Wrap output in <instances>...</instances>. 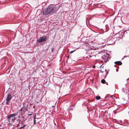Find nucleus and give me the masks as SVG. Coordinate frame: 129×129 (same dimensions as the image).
Listing matches in <instances>:
<instances>
[{
	"mask_svg": "<svg viewBox=\"0 0 129 129\" xmlns=\"http://www.w3.org/2000/svg\"><path fill=\"white\" fill-rule=\"evenodd\" d=\"M91 57V56H89V57Z\"/></svg>",
	"mask_w": 129,
	"mask_h": 129,
	"instance_id": "nucleus-19",
	"label": "nucleus"
},
{
	"mask_svg": "<svg viewBox=\"0 0 129 129\" xmlns=\"http://www.w3.org/2000/svg\"><path fill=\"white\" fill-rule=\"evenodd\" d=\"M55 7L51 6H48L47 8L44 9L43 11V14L44 15H46L53 13L56 11H55Z\"/></svg>",
	"mask_w": 129,
	"mask_h": 129,
	"instance_id": "nucleus-1",
	"label": "nucleus"
},
{
	"mask_svg": "<svg viewBox=\"0 0 129 129\" xmlns=\"http://www.w3.org/2000/svg\"><path fill=\"white\" fill-rule=\"evenodd\" d=\"M107 31V30H106V31Z\"/></svg>",
	"mask_w": 129,
	"mask_h": 129,
	"instance_id": "nucleus-22",
	"label": "nucleus"
},
{
	"mask_svg": "<svg viewBox=\"0 0 129 129\" xmlns=\"http://www.w3.org/2000/svg\"><path fill=\"white\" fill-rule=\"evenodd\" d=\"M101 82L102 83L104 84L105 83V81L104 79H103L101 80Z\"/></svg>",
	"mask_w": 129,
	"mask_h": 129,
	"instance_id": "nucleus-10",
	"label": "nucleus"
},
{
	"mask_svg": "<svg viewBox=\"0 0 129 129\" xmlns=\"http://www.w3.org/2000/svg\"><path fill=\"white\" fill-rule=\"evenodd\" d=\"M12 97V96L10 93H9L7 94L6 99V103L7 104H8L10 103Z\"/></svg>",
	"mask_w": 129,
	"mask_h": 129,
	"instance_id": "nucleus-5",
	"label": "nucleus"
},
{
	"mask_svg": "<svg viewBox=\"0 0 129 129\" xmlns=\"http://www.w3.org/2000/svg\"><path fill=\"white\" fill-rule=\"evenodd\" d=\"M117 122L118 123H122V125H123V124H124V122L121 120H118L117 121Z\"/></svg>",
	"mask_w": 129,
	"mask_h": 129,
	"instance_id": "nucleus-9",
	"label": "nucleus"
},
{
	"mask_svg": "<svg viewBox=\"0 0 129 129\" xmlns=\"http://www.w3.org/2000/svg\"><path fill=\"white\" fill-rule=\"evenodd\" d=\"M89 52H90L89 53H91V51H90Z\"/></svg>",
	"mask_w": 129,
	"mask_h": 129,
	"instance_id": "nucleus-20",
	"label": "nucleus"
},
{
	"mask_svg": "<svg viewBox=\"0 0 129 129\" xmlns=\"http://www.w3.org/2000/svg\"><path fill=\"white\" fill-rule=\"evenodd\" d=\"M114 63L116 64L119 65H121L122 64V62L120 61H116L114 62Z\"/></svg>",
	"mask_w": 129,
	"mask_h": 129,
	"instance_id": "nucleus-8",
	"label": "nucleus"
},
{
	"mask_svg": "<svg viewBox=\"0 0 129 129\" xmlns=\"http://www.w3.org/2000/svg\"><path fill=\"white\" fill-rule=\"evenodd\" d=\"M25 126V125H23V126H22V127H23V128Z\"/></svg>",
	"mask_w": 129,
	"mask_h": 129,
	"instance_id": "nucleus-17",
	"label": "nucleus"
},
{
	"mask_svg": "<svg viewBox=\"0 0 129 129\" xmlns=\"http://www.w3.org/2000/svg\"><path fill=\"white\" fill-rule=\"evenodd\" d=\"M105 71H106V75L105 76H106V75H107L108 74V71H107L106 70H105Z\"/></svg>",
	"mask_w": 129,
	"mask_h": 129,
	"instance_id": "nucleus-14",
	"label": "nucleus"
},
{
	"mask_svg": "<svg viewBox=\"0 0 129 129\" xmlns=\"http://www.w3.org/2000/svg\"><path fill=\"white\" fill-rule=\"evenodd\" d=\"M23 128V127H22V126H21V127H20V129H21V128Z\"/></svg>",
	"mask_w": 129,
	"mask_h": 129,
	"instance_id": "nucleus-18",
	"label": "nucleus"
},
{
	"mask_svg": "<svg viewBox=\"0 0 129 129\" xmlns=\"http://www.w3.org/2000/svg\"><path fill=\"white\" fill-rule=\"evenodd\" d=\"M18 112H17L16 113L12 114L7 116L8 121L9 122H14L15 119V117L18 115Z\"/></svg>",
	"mask_w": 129,
	"mask_h": 129,
	"instance_id": "nucleus-3",
	"label": "nucleus"
},
{
	"mask_svg": "<svg viewBox=\"0 0 129 129\" xmlns=\"http://www.w3.org/2000/svg\"><path fill=\"white\" fill-rule=\"evenodd\" d=\"M27 107L23 105L22 107L21 108V109L19 111L18 114H19L17 117L18 118H19L20 117V116L22 115H23L25 113L26 111L27 110Z\"/></svg>",
	"mask_w": 129,
	"mask_h": 129,
	"instance_id": "nucleus-2",
	"label": "nucleus"
},
{
	"mask_svg": "<svg viewBox=\"0 0 129 129\" xmlns=\"http://www.w3.org/2000/svg\"><path fill=\"white\" fill-rule=\"evenodd\" d=\"M47 40V38L46 36H43L39 38L37 41L39 43H40L46 41Z\"/></svg>",
	"mask_w": 129,
	"mask_h": 129,
	"instance_id": "nucleus-4",
	"label": "nucleus"
},
{
	"mask_svg": "<svg viewBox=\"0 0 129 129\" xmlns=\"http://www.w3.org/2000/svg\"><path fill=\"white\" fill-rule=\"evenodd\" d=\"M122 90L125 94L129 95V89L128 87H126L125 88H123L122 89Z\"/></svg>",
	"mask_w": 129,
	"mask_h": 129,
	"instance_id": "nucleus-6",
	"label": "nucleus"
},
{
	"mask_svg": "<svg viewBox=\"0 0 129 129\" xmlns=\"http://www.w3.org/2000/svg\"><path fill=\"white\" fill-rule=\"evenodd\" d=\"M36 115H35L34 116V119H36Z\"/></svg>",
	"mask_w": 129,
	"mask_h": 129,
	"instance_id": "nucleus-15",
	"label": "nucleus"
},
{
	"mask_svg": "<svg viewBox=\"0 0 129 129\" xmlns=\"http://www.w3.org/2000/svg\"><path fill=\"white\" fill-rule=\"evenodd\" d=\"M34 124H35L36 123V119H34Z\"/></svg>",
	"mask_w": 129,
	"mask_h": 129,
	"instance_id": "nucleus-13",
	"label": "nucleus"
},
{
	"mask_svg": "<svg viewBox=\"0 0 129 129\" xmlns=\"http://www.w3.org/2000/svg\"><path fill=\"white\" fill-rule=\"evenodd\" d=\"M107 54H104L103 55H102V58L105 60V61H106H106L108 59V57L107 56H106Z\"/></svg>",
	"mask_w": 129,
	"mask_h": 129,
	"instance_id": "nucleus-7",
	"label": "nucleus"
},
{
	"mask_svg": "<svg viewBox=\"0 0 129 129\" xmlns=\"http://www.w3.org/2000/svg\"><path fill=\"white\" fill-rule=\"evenodd\" d=\"M32 113H33V112H32L31 113V114H29L28 115H30V116H31V115H32Z\"/></svg>",
	"mask_w": 129,
	"mask_h": 129,
	"instance_id": "nucleus-16",
	"label": "nucleus"
},
{
	"mask_svg": "<svg viewBox=\"0 0 129 129\" xmlns=\"http://www.w3.org/2000/svg\"><path fill=\"white\" fill-rule=\"evenodd\" d=\"M112 96H113V95H111V97H112Z\"/></svg>",
	"mask_w": 129,
	"mask_h": 129,
	"instance_id": "nucleus-21",
	"label": "nucleus"
},
{
	"mask_svg": "<svg viewBox=\"0 0 129 129\" xmlns=\"http://www.w3.org/2000/svg\"><path fill=\"white\" fill-rule=\"evenodd\" d=\"M96 98L97 100H99L101 98L99 96H96Z\"/></svg>",
	"mask_w": 129,
	"mask_h": 129,
	"instance_id": "nucleus-11",
	"label": "nucleus"
},
{
	"mask_svg": "<svg viewBox=\"0 0 129 129\" xmlns=\"http://www.w3.org/2000/svg\"><path fill=\"white\" fill-rule=\"evenodd\" d=\"M76 50V49H75V50H73V51H71L70 52V53H73V52L74 51H75V50Z\"/></svg>",
	"mask_w": 129,
	"mask_h": 129,
	"instance_id": "nucleus-12",
	"label": "nucleus"
}]
</instances>
